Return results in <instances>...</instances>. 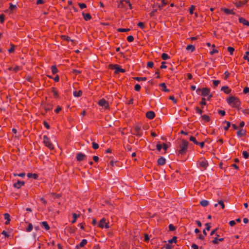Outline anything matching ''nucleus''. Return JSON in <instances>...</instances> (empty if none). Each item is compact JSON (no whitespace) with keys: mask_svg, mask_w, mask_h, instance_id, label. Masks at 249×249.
I'll return each mask as SVG.
<instances>
[{"mask_svg":"<svg viewBox=\"0 0 249 249\" xmlns=\"http://www.w3.org/2000/svg\"><path fill=\"white\" fill-rule=\"evenodd\" d=\"M4 218L5 220L10 221V216L9 213H5L4 214Z\"/></svg>","mask_w":249,"mask_h":249,"instance_id":"79ce46f5","label":"nucleus"},{"mask_svg":"<svg viewBox=\"0 0 249 249\" xmlns=\"http://www.w3.org/2000/svg\"><path fill=\"white\" fill-rule=\"evenodd\" d=\"M227 50L231 55L233 54V52L234 51V49L233 47H228Z\"/></svg>","mask_w":249,"mask_h":249,"instance_id":"58836bf2","label":"nucleus"},{"mask_svg":"<svg viewBox=\"0 0 249 249\" xmlns=\"http://www.w3.org/2000/svg\"><path fill=\"white\" fill-rule=\"evenodd\" d=\"M154 66V63L153 62H148L147 63V68H151L153 67Z\"/></svg>","mask_w":249,"mask_h":249,"instance_id":"3c124183","label":"nucleus"},{"mask_svg":"<svg viewBox=\"0 0 249 249\" xmlns=\"http://www.w3.org/2000/svg\"><path fill=\"white\" fill-rule=\"evenodd\" d=\"M133 135H135L139 137H141L142 136V133L141 131V127L139 125H136L134 127V132L133 133Z\"/></svg>","mask_w":249,"mask_h":249,"instance_id":"423d86ee","label":"nucleus"},{"mask_svg":"<svg viewBox=\"0 0 249 249\" xmlns=\"http://www.w3.org/2000/svg\"><path fill=\"white\" fill-rule=\"evenodd\" d=\"M186 49L187 50H191V52H193L195 50V47L193 45H188L187 46Z\"/></svg>","mask_w":249,"mask_h":249,"instance_id":"cd10ccee","label":"nucleus"},{"mask_svg":"<svg viewBox=\"0 0 249 249\" xmlns=\"http://www.w3.org/2000/svg\"><path fill=\"white\" fill-rule=\"evenodd\" d=\"M134 39V37L132 36H129L127 37V40L129 42H132Z\"/></svg>","mask_w":249,"mask_h":249,"instance_id":"de8ad7c7","label":"nucleus"},{"mask_svg":"<svg viewBox=\"0 0 249 249\" xmlns=\"http://www.w3.org/2000/svg\"><path fill=\"white\" fill-rule=\"evenodd\" d=\"M16 8H17V6L16 5H14L12 3H10L9 9H10L11 11H14V10H16Z\"/></svg>","mask_w":249,"mask_h":249,"instance_id":"ea45409f","label":"nucleus"},{"mask_svg":"<svg viewBox=\"0 0 249 249\" xmlns=\"http://www.w3.org/2000/svg\"><path fill=\"white\" fill-rule=\"evenodd\" d=\"M130 30L129 28H119L117 31L119 32H126L129 31Z\"/></svg>","mask_w":249,"mask_h":249,"instance_id":"f704fd0d","label":"nucleus"},{"mask_svg":"<svg viewBox=\"0 0 249 249\" xmlns=\"http://www.w3.org/2000/svg\"><path fill=\"white\" fill-rule=\"evenodd\" d=\"M82 15L84 17V18L86 21H88L90 20L91 18V15L88 13V14H85L84 13H82Z\"/></svg>","mask_w":249,"mask_h":249,"instance_id":"5701e85b","label":"nucleus"},{"mask_svg":"<svg viewBox=\"0 0 249 249\" xmlns=\"http://www.w3.org/2000/svg\"><path fill=\"white\" fill-rule=\"evenodd\" d=\"M27 177L29 178H33L35 179H36L38 177V175H37L36 174L31 173H28Z\"/></svg>","mask_w":249,"mask_h":249,"instance_id":"b1692460","label":"nucleus"},{"mask_svg":"<svg viewBox=\"0 0 249 249\" xmlns=\"http://www.w3.org/2000/svg\"><path fill=\"white\" fill-rule=\"evenodd\" d=\"M66 230L71 233H74L75 231L76 228L71 227H67Z\"/></svg>","mask_w":249,"mask_h":249,"instance_id":"393cba45","label":"nucleus"},{"mask_svg":"<svg viewBox=\"0 0 249 249\" xmlns=\"http://www.w3.org/2000/svg\"><path fill=\"white\" fill-rule=\"evenodd\" d=\"M98 105L100 106L104 107L106 108H107L109 107L108 102L103 98L99 101Z\"/></svg>","mask_w":249,"mask_h":249,"instance_id":"6e6552de","label":"nucleus"},{"mask_svg":"<svg viewBox=\"0 0 249 249\" xmlns=\"http://www.w3.org/2000/svg\"><path fill=\"white\" fill-rule=\"evenodd\" d=\"M141 87L139 84H136L134 86V89L137 91H139L141 89Z\"/></svg>","mask_w":249,"mask_h":249,"instance_id":"37998d69","label":"nucleus"},{"mask_svg":"<svg viewBox=\"0 0 249 249\" xmlns=\"http://www.w3.org/2000/svg\"><path fill=\"white\" fill-rule=\"evenodd\" d=\"M226 101L228 104L232 107L239 109L241 102L237 97L231 96L228 97Z\"/></svg>","mask_w":249,"mask_h":249,"instance_id":"f257e3e1","label":"nucleus"},{"mask_svg":"<svg viewBox=\"0 0 249 249\" xmlns=\"http://www.w3.org/2000/svg\"><path fill=\"white\" fill-rule=\"evenodd\" d=\"M98 226L101 228H105L106 229L109 227L108 223L106 222V219L105 218H103L100 220Z\"/></svg>","mask_w":249,"mask_h":249,"instance_id":"0eeeda50","label":"nucleus"},{"mask_svg":"<svg viewBox=\"0 0 249 249\" xmlns=\"http://www.w3.org/2000/svg\"><path fill=\"white\" fill-rule=\"evenodd\" d=\"M177 242V237L174 236L172 239L168 241V243L172 244L173 243H176Z\"/></svg>","mask_w":249,"mask_h":249,"instance_id":"c9c22d12","label":"nucleus"},{"mask_svg":"<svg viewBox=\"0 0 249 249\" xmlns=\"http://www.w3.org/2000/svg\"><path fill=\"white\" fill-rule=\"evenodd\" d=\"M247 2L248 0H245L243 1H240L238 2H236L235 3V5L237 8H239L245 5Z\"/></svg>","mask_w":249,"mask_h":249,"instance_id":"4468645a","label":"nucleus"},{"mask_svg":"<svg viewBox=\"0 0 249 249\" xmlns=\"http://www.w3.org/2000/svg\"><path fill=\"white\" fill-rule=\"evenodd\" d=\"M190 141L193 142L194 143L196 144V142H197V141L196 140V138L193 136H191L189 138Z\"/></svg>","mask_w":249,"mask_h":249,"instance_id":"13d9d810","label":"nucleus"},{"mask_svg":"<svg viewBox=\"0 0 249 249\" xmlns=\"http://www.w3.org/2000/svg\"><path fill=\"white\" fill-rule=\"evenodd\" d=\"M11 48L8 50L9 53H13L15 52V47L13 44H11Z\"/></svg>","mask_w":249,"mask_h":249,"instance_id":"a19ab883","label":"nucleus"},{"mask_svg":"<svg viewBox=\"0 0 249 249\" xmlns=\"http://www.w3.org/2000/svg\"><path fill=\"white\" fill-rule=\"evenodd\" d=\"M243 92L245 94H247V93H249V88H248V87L245 88L243 90Z\"/></svg>","mask_w":249,"mask_h":249,"instance_id":"338daca9","label":"nucleus"},{"mask_svg":"<svg viewBox=\"0 0 249 249\" xmlns=\"http://www.w3.org/2000/svg\"><path fill=\"white\" fill-rule=\"evenodd\" d=\"M196 145H199L201 148H203L204 146V142H198L196 143Z\"/></svg>","mask_w":249,"mask_h":249,"instance_id":"5fc2aeb1","label":"nucleus"},{"mask_svg":"<svg viewBox=\"0 0 249 249\" xmlns=\"http://www.w3.org/2000/svg\"><path fill=\"white\" fill-rule=\"evenodd\" d=\"M25 184V182L23 181L18 180L17 182L13 184V186L17 189H19L22 186Z\"/></svg>","mask_w":249,"mask_h":249,"instance_id":"9b49d317","label":"nucleus"},{"mask_svg":"<svg viewBox=\"0 0 249 249\" xmlns=\"http://www.w3.org/2000/svg\"><path fill=\"white\" fill-rule=\"evenodd\" d=\"M218 204H219L221 206V208L222 209H223L225 208V205L224 204V202L222 200H219L218 201Z\"/></svg>","mask_w":249,"mask_h":249,"instance_id":"6e6d98bb","label":"nucleus"},{"mask_svg":"<svg viewBox=\"0 0 249 249\" xmlns=\"http://www.w3.org/2000/svg\"><path fill=\"white\" fill-rule=\"evenodd\" d=\"M239 22L240 23H242L244 25L249 26V22L243 18H242V17L239 18Z\"/></svg>","mask_w":249,"mask_h":249,"instance_id":"dca6fc26","label":"nucleus"},{"mask_svg":"<svg viewBox=\"0 0 249 249\" xmlns=\"http://www.w3.org/2000/svg\"><path fill=\"white\" fill-rule=\"evenodd\" d=\"M200 104L203 106H205L206 105V100L204 98H202V100L200 102Z\"/></svg>","mask_w":249,"mask_h":249,"instance_id":"69168bd1","label":"nucleus"},{"mask_svg":"<svg viewBox=\"0 0 249 249\" xmlns=\"http://www.w3.org/2000/svg\"><path fill=\"white\" fill-rule=\"evenodd\" d=\"M197 166L201 170H205L208 166L207 160L204 158H200L197 162Z\"/></svg>","mask_w":249,"mask_h":249,"instance_id":"7ed1b4c3","label":"nucleus"},{"mask_svg":"<svg viewBox=\"0 0 249 249\" xmlns=\"http://www.w3.org/2000/svg\"><path fill=\"white\" fill-rule=\"evenodd\" d=\"M165 248H166V249H172V246L171 245H170L169 243V244H167L165 245Z\"/></svg>","mask_w":249,"mask_h":249,"instance_id":"774afa93","label":"nucleus"},{"mask_svg":"<svg viewBox=\"0 0 249 249\" xmlns=\"http://www.w3.org/2000/svg\"><path fill=\"white\" fill-rule=\"evenodd\" d=\"M223 11L227 15H235V12L233 11L232 9L223 8Z\"/></svg>","mask_w":249,"mask_h":249,"instance_id":"2eb2a0df","label":"nucleus"},{"mask_svg":"<svg viewBox=\"0 0 249 249\" xmlns=\"http://www.w3.org/2000/svg\"><path fill=\"white\" fill-rule=\"evenodd\" d=\"M200 204L202 207H207L209 204V202L207 200H203L200 202Z\"/></svg>","mask_w":249,"mask_h":249,"instance_id":"a878e982","label":"nucleus"},{"mask_svg":"<svg viewBox=\"0 0 249 249\" xmlns=\"http://www.w3.org/2000/svg\"><path fill=\"white\" fill-rule=\"evenodd\" d=\"M166 161V160L163 157H160L157 161L158 164L159 165H163L165 164Z\"/></svg>","mask_w":249,"mask_h":249,"instance_id":"f3484780","label":"nucleus"},{"mask_svg":"<svg viewBox=\"0 0 249 249\" xmlns=\"http://www.w3.org/2000/svg\"><path fill=\"white\" fill-rule=\"evenodd\" d=\"M160 86L163 88V90L165 92H169V89H167L166 87V85L164 83H162L160 84Z\"/></svg>","mask_w":249,"mask_h":249,"instance_id":"7c9ffc66","label":"nucleus"},{"mask_svg":"<svg viewBox=\"0 0 249 249\" xmlns=\"http://www.w3.org/2000/svg\"><path fill=\"white\" fill-rule=\"evenodd\" d=\"M224 123H226L227 124V125L224 127V130L225 131H227L229 129V127L231 126V123H230V122H228V121H224L223 122V124H224Z\"/></svg>","mask_w":249,"mask_h":249,"instance_id":"2f4dec72","label":"nucleus"},{"mask_svg":"<svg viewBox=\"0 0 249 249\" xmlns=\"http://www.w3.org/2000/svg\"><path fill=\"white\" fill-rule=\"evenodd\" d=\"M51 70L53 74H55L58 71V70L56 66H52L51 67Z\"/></svg>","mask_w":249,"mask_h":249,"instance_id":"c85d7f7f","label":"nucleus"},{"mask_svg":"<svg viewBox=\"0 0 249 249\" xmlns=\"http://www.w3.org/2000/svg\"><path fill=\"white\" fill-rule=\"evenodd\" d=\"M161 58L162 59L166 60L169 58V56L167 53H163L161 55Z\"/></svg>","mask_w":249,"mask_h":249,"instance_id":"e433bc0d","label":"nucleus"},{"mask_svg":"<svg viewBox=\"0 0 249 249\" xmlns=\"http://www.w3.org/2000/svg\"><path fill=\"white\" fill-rule=\"evenodd\" d=\"M162 145L160 143V142H159L156 145V148H157V149L159 151H160L162 148Z\"/></svg>","mask_w":249,"mask_h":249,"instance_id":"09e8293b","label":"nucleus"},{"mask_svg":"<svg viewBox=\"0 0 249 249\" xmlns=\"http://www.w3.org/2000/svg\"><path fill=\"white\" fill-rule=\"evenodd\" d=\"M41 227L44 228L46 230H49L50 228L46 221H43L40 223Z\"/></svg>","mask_w":249,"mask_h":249,"instance_id":"a211bd4d","label":"nucleus"},{"mask_svg":"<svg viewBox=\"0 0 249 249\" xmlns=\"http://www.w3.org/2000/svg\"><path fill=\"white\" fill-rule=\"evenodd\" d=\"M188 142L183 140L181 143L179 145V153L182 155L185 154L188 149Z\"/></svg>","mask_w":249,"mask_h":249,"instance_id":"f03ea898","label":"nucleus"},{"mask_svg":"<svg viewBox=\"0 0 249 249\" xmlns=\"http://www.w3.org/2000/svg\"><path fill=\"white\" fill-rule=\"evenodd\" d=\"M196 110L197 113H199V114H202L203 111L202 110L199 108L198 107H196Z\"/></svg>","mask_w":249,"mask_h":249,"instance_id":"4d7b16f0","label":"nucleus"},{"mask_svg":"<svg viewBox=\"0 0 249 249\" xmlns=\"http://www.w3.org/2000/svg\"><path fill=\"white\" fill-rule=\"evenodd\" d=\"M86 155L82 153H78L76 157V160L78 161L84 160L86 158Z\"/></svg>","mask_w":249,"mask_h":249,"instance_id":"1a4fd4ad","label":"nucleus"},{"mask_svg":"<svg viewBox=\"0 0 249 249\" xmlns=\"http://www.w3.org/2000/svg\"><path fill=\"white\" fill-rule=\"evenodd\" d=\"M245 134H246V130H243V129H241V130H238L237 132V136L238 137H242L244 135H245Z\"/></svg>","mask_w":249,"mask_h":249,"instance_id":"4be33fe9","label":"nucleus"},{"mask_svg":"<svg viewBox=\"0 0 249 249\" xmlns=\"http://www.w3.org/2000/svg\"><path fill=\"white\" fill-rule=\"evenodd\" d=\"M87 243V240L86 239H83L79 244L76 246L75 248L76 249H79L80 248L84 247Z\"/></svg>","mask_w":249,"mask_h":249,"instance_id":"ddd939ff","label":"nucleus"},{"mask_svg":"<svg viewBox=\"0 0 249 249\" xmlns=\"http://www.w3.org/2000/svg\"><path fill=\"white\" fill-rule=\"evenodd\" d=\"M1 234L4 235L6 237H9L10 236V234L5 231H3L1 232Z\"/></svg>","mask_w":249,"mask_h":249,"instance_id":"052dcab7","label":"nucleus"},{"mask_svg":"<svg viewBox=\"0 0 249 249\" xmlns=\"http://www.w3.org/2000/svg\"><path fill=\"white\" fill-rule=\"evenodd\" d=\"M73 96L74 97H80L82 94V91L80 90L78 91H74L73 92Z\"/></svg>","mask_w":249,"mask_h":249,"instance_id":"bb28decb","label":"nucleus"},{"mask_svg":"<svg viewBox=\"0 0 249 249\" xmlns=\"http://www.w3.org/2000/svg\"><path fill=\"white\" fill-rule=\"evenodd\" d=\"M114 69L116 70V72H124L125 70L120 68L118 65H114Z\"/></svg>","mask_w":249,"mask_h":249,"instance_id":"aec40b11","label":"nucleus"},{"mask_svg":"<svg viewBox=\"0 0 249 249\" xmlns=\"http://www.w3.org/2000/svg\"><path fill=\"white\" fill-rule=\"evenodd\" d=\"M155 116V112L153 111H147L146 113V117L149 119H153Z\"/></svg>","mask_w":249,"mask_h":249,"instance_id":"f8f14e48","label":"nucleus"},{"mask_svg":"<svg viewBox=\"0 0 249 249\" xmlns=\"http://www.w3.org/2000/svg\"><path fill=\"white\" fill-rule=\"evenodd\" d=\"M218 113L221 115V116H223L224 115H225V111L224 110H218Z\"/></svg>","mask_w":249,"mask_h":249,"instance_id":"680f3d73","label":"nucleus"},{"mask_svg":"<svg viewBox=\"0 0 249 249\" xmlns=\"http://www.w3.org/2000/svg\"><path fill=\"white\" fill-rule=\"evenodd\" d=\"M201 117L203 120H205L206 122H209L210 121V117L206 114H204L203 115H201Z\"/></svg>","mask_w":249,"mask_h":249,"instance_id":"473e14b6","label":"nucleus"},{"mask_svg":"<svg viewBox=\"0 0 249 249\" xmlns=\"http://www.w3.org/2000/svg\"><path fill=\"white\" fill-rule=\"evenodd\" d=\"M133 78L138 81H146L147 79L146 77H135Z\"/></svg>","mask_w":249,"mask_h":249,"instance_id":"c756f323","label":"nucleus"},{"mask_svg":"<svg viewBox=\"0 0 249 249\" xmlns=\"http://www.w3.org/2000/svg\"><path fill=\"white\" fill-rule=\"evenodd\" d=\"M33 225L31 223H29L28 227L26 228V231L27 232H30L33 230Z\"/></svg>","mask_w":249,"mask_h":249,"instance_id":"4c0bfd02","label":"nucleus"},{"mask_svg":"<svg viewBox=\"0 0 249 249\" xmlns=\"http://www.w3.org/2000/svg\"><path fill=\"white\" fill-rule=\"evenodd\" d=\"M138 26L139 27H140L141 29H143L145 27V26L143 24V22H139L138 23Z\"/></svg>","mask_w":249,"mask_h":249,"instance_id":"bf43d9fd","label":"nucleus"},{"mask_svg":"<svg viewBox=\"0 0 249 249\" xmlns=\"http://www.w3.org/2000/svg\"><path fill=\"white\" fill-rule=\"evenodd\" d=\"M169 230L170 231H173L176 230V227L172 224L169 225Z\"/></svg>","mask_w":249,"mask_h":249,"instance_id":"49530a36","label":"nucleus"},{"mask_svg":"<svg viewBox=\"0 0 249 249\" xmlns=\"http://www.w3.org/2000/svg\"><path fill=\"white\" fill-rule=\"evenodd\" d=\"M220 83V81L219 80H213V84L214 86V87H216L218 86V85Z\"/></svg>","mask_w":249,"mask_h":249,"instance_id":"e2e57ef3","label":"nucleus"},{"mask_svg":"<svg viewBox=\"0 0 249 249\" xmlns=\"http://www.w3.org/2000/svg\"><path fill=\"white\" fill-rule=\"evenodd\" d=\"M200 91H201V95L205 97L208 95L210 92V90L208 88H204L202 89L200 88H198L196 89L197 93H199Z\"/></svg>","mask_w":249,"mask_h":249,"instance_id":"39448f33","label":"nucleus"},{"mask_svg":"<svg viewBox=\"0 0 249 249\" xmlns=\"http://www.w3.org/2000/svg\"><path fill=\"white\" fill-rule=\"evenodd\" d=\"M166 62L165 61H163L161 62V65L160 67V68L161 69H165L167 68V66L165 65L166 64Z\"/></svg>","mask_w":249,"mask_h":249,"instance_id":"603ef678","label":"nucleus"},{"mask_svg":"<svg viewBox=\"0 0 249 249\" xmlns=\"http://www.w3.org/2000/svg\"><path fill=\"white\" fill-rule=\"evenodd\" d=\"M43 143L50 150L54 149V146L51 142L50 139L46 135L43 136Z\"/></svg>","mask_w":249,"mask_h":249,"instance_id":"20e7f679","label":"nucleus"},{"mask_svg":"<svg viewBox=\"0 0 249 249\" xmlns=\"http://www.w3.org/2000/svg\"><path fill=\"white\" fill-rule=\"evenodd\" d=\"M221 90L223 91L226 94H229L231 91V89H229V88L227 86H223Z\"/></svg>","mask_w":249,"mask_h":249,"instance_id":"6ab92c4d","label":"nucleus"},{"mask_svg":"<svg viewBox=\"0 0 249 249\" xmlns=\"http://www.w3.org/2000/svg\"><path fill=\"white\" fill-rule=\"evenodd\" d=\"M78 216H79V215H77L76 213H72L73 220H72L71 223H75Z\"/></svg>","mask_w":249,"mask_h":249,"instance_id":"72a5a7b5","label":"nucleus"},{"mask_svg":"<svg viewBox=\"0 0 249 249\" xmlns=\"http://www.w3.org/2000/svg\"><path fill=\"white\" fill-rule=\"evenodd\" d=\"M242 155H243L244 158L245 159L248 158V157L249 156V153L246 151H243Z\"/></svg>","mask_w":249,"mask_h":249,"instance_id":"a18cd8bd","label":"nucleus"},{"mask_svg":"<svg viewBox=\"0 0 249 249\" xmlns=\"http://www.w3.org/2000/svg\"><path fill=\"white\" fill-rule=\"evenodd\" d=\"M157 12V9H153L150 13V16L151 17H153L155 15V13H156Z\"/></svg>","mask_w":249,"mask_h":249,"instance_id":"0e129e2a","label":"nucleus"},{"mask_svg":"<svg viewBox=\"0 0 249 249\" xmlns=\"http://www.w3.org/2000/svg\"><path fill=\"white\" fill-rule=\"evenodd\" d=\"M51 91L53 93V96L55 98H57L59 97L58 91H57L55 88H54V87L52 88Z\"/></svg>","mask_w":249,"mask_h":249,"instance_id":"412c9836","label":"nucleus"},{"mask_svg":"<svg viewBox=\"0 0 249 249\" xmlns=\"http://www.w3.org/2000/svg\"><path fill=\"white\" fill-rule=\"evenodd\" d=\"M78 5L80 7V8L82 9L85 8L87 7L86 4H85L84 3H79Z\"/></svg>","mask_w":249,"mask_h":249,"instance_id":"864d4df0","label":"nucleus"},{"mask_svg":"<svg viewBox=\"0 0 249 249\" xmlns=\"http://www.w3.org/2000/svg\"><path fill=\"white\" fill-rule=\"evenodd\" d=\"M62 38L64 39V40H66L68 41H72V40L71 39V38L68 36H62Z\"/></svg>","mask_w":249,"mask_h":249,"instance_id":"8fccbe9b","label":"nucleus"},{"mask_svg":"<svg viewBox=\"0 0 249 249\" xmlns=\"http://www.w3.org/2000/svg\"><path fill=\"white\" fill-rule=\"evenodd\" d=\"M92 146L93 148L94 149H97L99 148L98 144L95 142H93L92 143Z\"/></svg>","mask_w":249,"mask_h":249,"instance_id":"c03bdc74","label":"nucleus"},{"mask_svg":"<svg viewBox=\"0 0 249 249\" xmlns=\"http://www.w3.org/2000/svg\"><path fill=\"white\" fill-rule=\"evenodd\" d=\"M215 235L216 236V237H215L214 239L212 241V243L213 244H218L219 242H222L224 241V239L223 238H219V237H218L219 236V235L217 233H215Z\"/></svg>","mask_w":249,"mask_h":249,"instance_id":"9d476101","label":"nucleus"}]
</instances>
